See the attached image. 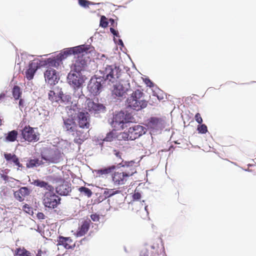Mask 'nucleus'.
Instances as JSON below:
<instances>
[{
	"mask_svg": "<svg viewBox=\"0 0 256 256\" xmlns=\"http://www.w3.org/2000/svg\"><path fill=\"white\" fill-rule=\"evenodd\" d=\"M144 94L143 92L140 90L133 91L130 96L126 99L127 107L136 111L146 108L148 102L142 98Z\"/></svg>",
	"mask_w": 256,
	"mask_h": 256,
	"instance_id": "423d86ee",
	"label": "nucleus"
},
{
	"mask_svg": "<svg viewBox=\"0 0 256 256\" xmlns=\"http://www.w3.org/2000/svg\"><path fill=\"white\" fill-rule=\"evenodd\" d=\"M119 192V190H114V189L104 188L102 194V196L104 197L103 198L106 199Z\"/></svg>",
	"mask_w": 256,
	"mask_h": 256,
	"instance_id": "a878e982",
	"label": "nucleus"
},
{
	"mask_svg": "<svg viewBox=\"0 0 256 256\" xmlns=\"http://www.w3.org/2000/svg\"><path fill=\"white\" fill-rule=\"evenodd\" d=\"M12 96L16 100H18L21 97L22 90L18 86H14L12 90Z\"/></svg>",
	"mask_w": 256,
	"mask_h": 256,
	"instance_id": "c85d7f7f",
	"label": "nucleus"
},
{
	"mask_svg": "<svg viewBox=\"0 0 256 256\" xmlns=\"http://www.w3.org/2000/svg\"><path fill=\"white\" fill-rule=\"evenodd\" d=\"M72 242V240L70 237L59 236L58 240V245L62 246L66 249H70L72 248V246L69 244Z\"/></svg>",
	"mask_w": 256,
	"mask_h": 256,
	"instance_id": "412c9836",
	"label": "nucleus"
},
{
	"mask_svg": "<svg viewBox=\"0 0 256 256\" xmlns=\"http://www.w3.org/2000/svg\"><path fill=\"white\" fill-rule=\"evenodd\" d=\"M12 161L14 164L16 166V164H18L20 162L18 158L16 156H14V158L12 160Z\"/></svg>",
	"mask_w": 256,
	"mask_h": 256,
	"instance_id": "8fccbe9b",
	"label": "nucleus"
},
{
	"mask_svg": "<svg viewBox=\"0 0 256 256\" xmlns=\"http://www.w3.org/2000/svg\"><path fill=\"white\" fill-rule=\"evenodd\" d=\"M91 48H94L90 44H82L76 46L64 48L57 56L60 58V61H62L66 58L68 56L72 54L75 55L80 54L86 52V53L90 52Z\"/></svg>",
	"mask_w": 256,
	"mask_h": 256,
	"instance_id": "1a4fd4ad",
	"label": "nucleus"
},
{
	"mask_svg": "<svg viewBox=\"0 0 256 256\" xmlns=\"http://www.w3.org/2000/svg\"><path fill=\"white\" fill-rule=\"evenodd\" d=\"M140 256H148V251L146 248L142 249L140 252Z\"/></svg>",
	"mask_w": 256,
	"mask_h": 256,
	"instance_id": "49530a36",
	"label": "nucleus"
},
{
	"mask_svg": "<svg viewBox=\"0 0 256 256\" xmlns=\"http://www.w3.org/2000/svg\"><path fill=\"white\" fill-rule=\"evenodd\" d=\"M60 90L58 89L50 90L48 94V99L52 102H60Z\"/></svg>",
	"mask_w": 256,
	"mask_h": 256,
	"instance_id": "4be33fe9",
	"label": "nucleus"
},
{
	"mask_svg": "<svg viewBox=\"0 0 256 256\" xmlns=\"http://www.w3.org/2000/svg\"><path fill=\"white\" fill-rule=\"evenodd\" d=\"M114 138V133L113 132H110L107 133L106 137L104 138V141L111 142Z\"/></svg>",
	"mask_w": 256,
	"mask_h": 256,
	"instance_id": "c9c22d12",
	"label": "nucleus"
},
{
	"mask_svg": "<svg viewBox=\"0 0 256 256\" xmlns=\"http://www.w3.org/2000/svg\"><path fill=\"white\" fill-rule=\"evenodd\" d=\"M36 256H42V250H40L38 251Z\"/></svg>",
	"mask_w": 256,
	"mask_h": 256,
	"instance_id": "6e6d98bb",
	"label": "nucleus"
},
{
	"mask_svg": "<svg viewBox=\"0 0 256 256\" xmlns=\"http://www.w3.org/2000/svg\"><path fill=\"white\" fill-rule=\"evenodd\" d=\"M62 128L68 134H71L74 136L78 137V140H82L86 138V136L84 134V130H80L78 128V126L74 118V116L71 117L68 116V118H63ZM78 140H74V142H76Z\"/></svg>",
	"mask_w": 256,
	"mask_h": 256,
	"instance_id": "0eeeda50",
	"label": "nucleus"
},
{
	"mask_svg": "<svg viewBox=\"0 0 256 256\" xmlns=\"http://www.w3.org/2000/svg\"><path fill=\"white\" fill-rule=\"evenodd\" d=\"M4 96H5V94H4L2 93L1 94H0V100H1L2 98H4Z\"/></svg>",
	"mask_w": 256,
	"mask_h": 256,
	"instance_id": "5fc2aeb1",
	"label": "nucleus"
},
{
	"mask_svg": "<svg viewBox=\"0 0 256 256\" xmlns=\"http://www.w3.org/2000/svg\"><path fill=\"white\" fill-rule=\"evenodd\" d=\"M18 134V132L16 130L9 132L6 137V141L10 142H14L17 138Z\"/></svg>",
	"mask_w": 256,
	"mask_h": 256,
	"instance_id": "cd10ccee",
	"label": "nucleus"
},
{
	"mask_svg": "<svg viewBox=\"0 0 256 256\" xmlns=\"http://www.w3.org/2000/svg\"><path fill=\"white\" fill-rule=\"evenodd\" d=\"M88 110L91 114H94L98 116L100 113H104L106 112V107L103 104L98 103V102H90L88 104Z\"/></svg>",
	"mask_w": 256,
	"mask_h": 256,
	"instance_id": "dca6fc26",
	"label": "nucleus"
},
{
	"mask_svg": "<svg viewBox=\"0 0 256 256\" xmlns=\"http://www.w3.org/2000/svg\"><path fill=\"white\" fill-rule=\"evenodd\" d=\"M16 155L14 154H11L10 153H4V156L7 162L12 161L14 158V156Z\"/></svg>",
	"mask_w": 256,
	"mask_h": 256,
	"instance_id": "ea45409f",
	"label": "nucleus"
},
{
	"mask_svg": "<svg viewBox=\"0 0 256 256\" xmlns=\"http://www.w3.org/2000/svg\"><path fill=\"white\" fill-rule=\"evenodd\" d=\"M157 97H158V99H159V100H160V99H162V98H160L159 97V96H157Z\"/></svg>",
	"mask_w": 256,
	"mask_h": 256,
	"instance_id": "680f3d73",
	"label": "nucleus"
},
{
	"mask_svg": "<svg viewBox=\"0 0 256 256\" xmlns=\"http://www.w3.org/2000/svg\"><path fill=\"white\" fill-rule=\"evenodd\" d=\"M18 191L19 193H20L21 195L24 197L28 196L30 193V189L26 186L20 188L18 190Z\"/></svg>",
	"mask_w": 256,
	"mask_h": 256,
	"instance_id": "72a5a7b5",
	"label": "nucleus"
},
{
	"mask_svg": "<svg viewBox=\"0 0 256 256\" xmlns=\"http://www.w3.org/2000/svg\"><path fill=\"white\" fill-rule=\"evenodd\" d=\"M16 254L18 256H32V254L24 248L22 250L17 249Z\"/></svg>",
	"mask_w": 256,
	"mask_h": 256,
	"instance_id": "7c9ffc66",
	"label": "nucleus"
},
{
	"mask_svg": "<svg viewBox=\"0 0 256 256\" xmlns=\"http://www.w3.org/2000/svg\"><path fill=\"white\" fill-rule=\"evenodd\" d=\"M130 170L132 172L125 171L122 172H115L112 176V179L114 184L120 186L124 184L126 181V178L132 176L136 172L134 168H130Z\"/></svg>",
	"mask_w": 256,
	"mask_h": 256,
	"instance_id": "f8f14e48",
	"label": "nucleus"
},
{
	"mask_svg": "<svg viewBox=\"0 0 256 256\" xmlns=\"http://www.w3.org/2000/svg\"><path fill=\"white\" fill-rule=\"evenodd\" d=\"M146 132V128L140 124H134L130 126L128 131H124L120 134V138L124 140H133L139 138Z\"/></svg>",
	"mask_w": 256,
	"mask_h": 256,
	"instance_id": "6e6552de",
	"label": "nucleus"
},
{
	"mask_svg": "<svg viewBox=\"0 0 256 256\" xmlns=\"http://www.w3.org/2000/svg\"><path fill=\"white\" fill-rule=\"evenodd\" d=\"M196 121L198 124H201L202 122V119L199 113H196L194 116Z\"/></svg>",
	"mask_w": 256,
	"mask_h": 256,
	"instance_id": "a19ab883",
	"label": "nucleus"
},
{
	"mask_svg": "<svg viewBox=\"0 0 256 256\" xmlns=\"http://www.w3.org/2000/svg\"><path fill=\"white\" fill-rule=\"evenodd\" d=\"M110 32L114 35V36L118 38L120 37L118 32L114 28H110Z\"/></svg>",
	"mask_w": 256,
	"mask_h": 256,
	"instance_id": "37998d69",
	"label": "nucleus"
},
{
	"mask_svg": "<svg viewBox=\"0 0 256 256\" xmlns=\"http://www.w3.org/2000/svg\"><path fill=\"white\" fill-rule=\"evenodd\" d=\"M116 70L112 69V65H106L91 78L88 84V90L94 96L99 95L104 88L108 87V82L116 80Z\"/></svg>",
	"mask_w": 256,
	"mask_h": 256,
	"instance_id": "f257e3e1",
	"label": "nucleus"
},
{
	"mask_svg": "<svg viewBox=\"0 0 256 256\" xmlns=\"http://www.w3.org/2000/svg\"><path fill=\"white\" fill-rule=\"evenodd\" d=\"M40 156L42 160L45 161L47 164H58L62 160L60 152L56 149L44 148L42 150Z\"/></svg>",
	"mask_w": 256,
	"mask_h": 256,
	"instance_id": "9d476101",
	"label": "nucleus"
},
{
	"mask_svg": "<svg viewBox=\"0 0 256 256\" xmlns=\"http://www.w3.org/2000/svg\"><path fill=\"white\" fill-rule=\"evenodd\" d=\"M141 198V194L139 192H135L132 195L134 200H138Z\"/></svg>",
	"mask_w": 256,
	"mask_h": 256,
	"instance_id": "79ce46f5",
	"label": "nucleus"
},
{
	"mask_svg": "<svg viewBox=\"0 0 256 256\" xmlns=\"http://www.w3.org/2000/svg\"><path fill=\"white\" fill-rule=\"evenodd\" d=\"M57 186L56 188V192L62 196H67L72 191L70 184L64 179L60 178L57 181Z\"/></svg>",
	"mask_w": 256,
	"mask_h": 256,
	"instance_id": "ddd939ff",
	"label": "nucleus"
},
{
	"mask_svg": "<svg viewBox=\"0 0 256 256\" xmlns=\"http://www.w3.org/2000/svg\"><path fill=\"white\" fill-rule=\"evenodd\" d=\"M79 192L84 194L85 196H87L88 198H90L92 196V193L91 190L85 186H80L78 188Z\"/></svg>",
	"mask_w": 256,
	"mask_h": 256,
	"instance_id": "c756f323",
	"label": "nucleus"
},
{
	"mask_svg": "<svg viewBox=\"0 0 256 256\" xmlns=\"http://www.w3.org/2000/svg\"><path fill=\"white\" fill-rule=\"evenodd\" d=\"M44 75L46 80L50 85L58 83L60 79L58 73L52 68H48Z\"/></svg>",
	"mask_w": 256,
	"mask_h": 256,
	"instance_id": "4468645a",
	"label": "nucleus"
},
{
	"mask_svg": "<svg viewBox=\"0 0 256 256\" xmlns=\"http://www.w3.org/2000/svg\"><path fill=\"white\" fill-rule=\"evenodd\" d=\"M114 154L116 155V156L120 159H122L121 158V153L119 152H118L116 151V150H114Z\"/></svg>",
	"mask_w": 256,
	"mask_h": 256,
	"instance_id": "603ef678",
	"label": "nucleus"
},
{
	"mask_svg": "<svg viewBox=\"0 0 256 256\" xmlns=\"http://www.w3.org/2000/svg\"><path fill=\"white\" fill-rule=\"evenodd\" d=\"M144 200H142V205H143V203H144Z\"/></svg>",
	"mask_w": 256,
	"mask_h": 256,
	"instance_id": "e2e57ef3",
	"label": "nucleus"
},
{
	"mask_svg": "<svg viewBox=\"0 0 256 256\" xmlns=\"http://www.w3.org/2000/svg\"><path fill=\"white\" fill-rule=\"evenodd\" d=\"M108 23L106 16H102L100 20V26L102 28H105L108 26Z\"/></svg>",
	"mask_w": 256,
	"mask_h": 256,
	"instance_id": "e433bc0d",
	"label": "nucleus"
},
{
	"mask_svg": "<svg viewBox=\"0 0 256 256\" xmlns=\"http://www.w3.org/2000/svg\"><path fill=\"white\" fill-rule=\"evenodd\" d=\"M74 70L76 72H80L83 70L84 68L87 65V60L84 59L82 58L78 57L73 64Z\"/></svg>",
	"mask_w": 256,
	"mask_h": 256,
	"instance_id": "aec40b11",
	"label": "nucleus"
},
{
	"mask_svg": "<svg viewBox=\"0 0 256 256\" xmlns=\"http://www.w3.org/2000/svg\"><path fill=\"white\" fill-rule=\"evenodd\" d=\"M22 138L24 139L25 140L30 142L32 141L36 142L38 140V138L37 136L34 133V128L30 126H26L22 130Z\"/></svg>",
	"mask_w": 256,
	"mask_h": 256,
	"instance_id": "f3484780",
	"label": "nucleus"
},
{
	"mask_svg": "<svg viewBox=\"0 0 256 256\" xmlns=\"http://www.w3.org/2000/svg\"><path fill=\"white\" fill-rule=\"evenodd\" d=\"M134 164V162H122L118 164V166L120 168V166L122 167H130Z\"/></svg>",
	"mask_w": 256,
	"mask_h": 256,
	"instance_id": "4c0bfd02",
	"label": "nucleus"
},
{
	"mask_svg": "<svg viewBox=\"0 0 256 256\" xmlns=\"http://www.w3.org/2000/svg\"><path fill=\"white\" fill-rule=\"evenodd\" d=\"M91 222L90 220H84L76 232L77 236H84L88 230Z\"/></svg>",
	"mask_w": 256,
	"mask_h": 256,
	"instance_id": "6ab92c4d",
	"label": "nucleus"
},
{
	"mask_svg": "<svg viewBox=\"0 0 256 256\" xmlns=\"http://www.w3.org/2000/svg\"><path fill=\"white\" fill-rule=\"evenodd\" d=\"M24 102V101L23 99L20 98L19 102H18L19 106L21 107V108H23Z\"/></svg>",
	"mask_w": 256,
	"mask_h": 256,
	"instance_id": "3c124183",
	"label": "nucleus"
},
{
	"mask_svg": "<svg viewBox=\"0 0 256 256\" xmlns=\"http://www.w3.org/2000/svg\"><path fill=\"white\" fill-rule=\"evenodd\" d=\"M60 102L58 104H66L71 102L72 96L70 94L64 93L62 90H60Z\"/></svg>",
	"mask_w": 256,
	"mask_h": 256,
	"instance_id": "b1692460",
	"label": "nucleus"
},
{
	"mask_svg": "<svg viewBox=\"0 0 256 256\" xmlns=\"http://www.w3.org/2000/svg\"><path fill=\"white\" fill-rule=\"evenodd\" d=\"M110 22L111 23V24L113 25L114 24V19H112V18H110Z\"/></svg>",
	"mask_w": 256,
	"mask_h": 256,
	"instance_id": "4d7b16f0",
	"label": "nucleus"
},
{
	"mask_svg": "<svg viewBox=\"0 0 256 256\" xmlns=\"http://www.w3.org/2000/svg\"><path fill=\"white\" fill-rule=\"evenodd\" d=\"M136 119L134 116L128 112L120 111L116 114L110 122L112 127L116 130L123 129L124 125L129 123L136 122Z\"/></svg>",
	"mask_w": 256,
	"mask_h": 256,
	"instance_id": "39448f33",
	"label": "nucleus"
},
{
	"mask_svg": "<svg viewBox=\"0 0 256 256\" xmlns=\"http://www.w3.org/2000/svg\"><path fill=\"white\" fill-rule=\"evenodd\" d=\"M16 166H18V168H22L23 167L22 165L20 162H19L18 164H16Z\"/></svg>",
	"mask_w": 256,
	"mask_h": 256,
	"instance_id": "13d9d810",
	"label": "nucleus"
},
{
	"mask_svg": "<svg viewBox=\"0 0 256 256\" xmlns=\"http://www.w3.org/2000/svg\"><path fill=\"white\" fill-rule=\"evenodd\" d=\"M14 196L18 201L20 202L24 200V196H22L20 193H19L18 190L14 192Z\"/></svg>",
	"mask_w": 256,
	"mask_h": 256,
	"instance_id": "58836bf2",
	"label": "nucleus"
},
{
	"mask_svg": "<svg viewBox=\"0 0 256 256\" xmlns=\"http://www.w3.org/2000/svg\"><path fill=\"white\" fill-rule=\"evenodd\" d=\"M159 123V120L158 118L156 117H152L150 119L148 122V126L151 128H154L156 127Z\"/></svg>",
	"mask_w": 256,
	"mask_h": 256,
	"instance_id": "2f4dec72",
	"label": "nucleus"
},
{
	"mask_svg": "<svg viewBox=\"0 0 256 256\" xmlns=\"http://www.w3.org/2000/svg\"><path fill=\"white\" fill-rule=\"evenodd\" d=\"M90 218L94 222H98L100 220L99 215L94 214L90 215Z\"/></svg>",
	"mask_w": 256,
	"mask_h": 256,
	"instance_id": "c03bdc74",
	"label": "nucleus"
},
{
	"mask_svg": "<svg viewBox=\"0 0 256 256\" xmlns=\"http://www.w3.org/2000/svg\"><path fill=\"white\" fill-rule=\"evenodd\" d=\"M78 4L82 8H87L90 5H100L102 4V2L95 3L88 0H78Z\"/></svg>",
	"mask_w": 256,
	"mask_h": 256,
	"instance_id": "bb28decb",
	"label": "nucleus"
},
{
	"mask_svg": "<svg viewBox=\"0 0 256 256\" xmlns=\"http://www.w3.org/2000/svg\"><path fill=\"white\" fill-rule=\"evenodd\" d=\"M112 66L114 70H116L117 78L114 82H108V88L110 90L112 96L114 98L120 100L126 98V94L130 90V83L126 82H118V80L120 76L121 70L116 65H112Z\"/></svg>",
	"mask_w": 256,
	"mask_h": 256,
	"instance_id": "f03ea898",
	"label": "nucleus"
},
{
	"mask_svg": "<svg viewBox=\"0 0 256 256\" xmlns=\"http://www.w3.org/2000/svg\"><path fill=\"white\" fill-rule=\"evenodd\" d=\"M71 116L76 118L78 124V128L88 130L90 126V114L82 109L77 104L74 105L70 109Z\"/></svg>",
	"mask_w": 256,
	"mask_h": 256,
	"instance_id": "20e7f679",
	"label": "nucleus"
},
{
	"mask_svg": "<svg viewBox=\"0 0 256 256\" xmlns=\"http://www.w3.org/2000/svg\"><path fill=\"white\" fill-rule=\"evenodd\" d=\"M30 184L41 188H44L46 190H51L52 188V186L49 185L48 182L41 180L39 179L34 180L32 182H30Z\"/></svg>",
	"mask_w": 256,
	"mask_h": 256,
	"instance_id": "5701e85b",
	"label": "nucleus"
},
{
	"mask_svg": "<svg viewBox=\"0 0 256 256\" xmlns=\"http://www.w3.org/2000/svg\"><path fill=\"white\" fill-rule=\"evenodd\" d=\"M41 66H48L50 68L54 67L58 68L61 64L62 62L60 61V58L58 56L54 58H48L44 61L40 60Z\"/></svg>",
	"mask_w": 256,
	"mask_h": 256,
	"instance_id": "a211bd4d",
	"label": "nucleus"
},
{
	"mask_svg": "<svg viewBox=\"0 0 256 256\" xmlns=\"http://www.w3.org/2000/svg\"><path fill=\"white\" fill-rule=\"evenodd\" d=\"M197 130L200 134H204L208 132V128L205 124H200L197 128Z\"/></svg>",
	"mask_w": 256,
	"mask_h": 256,
	"instance_id": "f704fd0d",
	"label": "nucleus"
},
{
	"mask_svg": "<svg viewBox=\"0 0 256 256\" xmlns=\"http://www.w3.org/2000/svg\"><path fill=\"white\" fill-rule=\"evenodd\" d=\"M246 171H250V170H248V169H246Z\"/></svg>",
	"mask_w": 256,
	"mask_h": 256,
	"instance_id": "0e129e2a",
	"label": "nucleus"
},
{
	"mask_svg": "<svg viewBox=\"0 0 256 256\" xmlns=\"http://www.w3.org/2000/svg\"><path fill=\"white\" fill-rule=\"evenodd\" d=\"M124 250H125V252H126V248H124Z\"/></svg>",
	"mask_w": 256,
	"mask_h": 256,
	"instance_id": "69168bd1",
	"label": "nucleus"
},
{
	"mask_svg": "<svg viewBox=\"0 0 256 256\" xmlns=\"http://www.w3.org/2000/svg\"><path fill=\"white\" fill-rule=\"evenodd\" d=\"M44 164V162L42 160H40L38 159V166H41Z\"/></svg>",
	"mask_w": 256,
	"mask_h": 256,
	"instance_id": "864d4df0",
	"label": "nucleus"
},
{
	"mask_svg": "<svg viewBox=\"0 0 256 256\" xmlns=\"http://www.w3.org/2000/svg\"><path fill=\"white\" fill-rule=\"evenodd\" d=\"M38 166V159H30L28 162L26 163V167L28 168H32L34 167Z\"/></svg>",
	"mask_w": 256,
	"mask_h": 256,
	"instance_id": "473e14b6",
	"label": "nucleus"
},
{
	"mask_svg": "<svg viewBox=\"0 0 256 256\" xmlns=\"http://www.w3.org/2000/svg\"><path fill=\"white\" fill-rule=\"evenodd\" d=\"M144 210L146 212L148 213V206H144Z\"/></svg>",
	"mask_w": 256,
	"mask_h": 256,
	"instance_id": "bf43d9fd",
	"label": "nucleus"
},
{
	"mask_svg": "<svg viewBox=\"0 0 256 256\" xmlns=\"http://www.w3.org/2000/svg\"><path fill=\"white\" fill-rule=\"evenodd\" d=\"M36 216L38 220H44L45 218V216L42 212H38Z\"/></svg>",
	"mask_w": 256,
	"mask_h": 256,
	"instance_id": "09e8293b",
	"label": "nucleus"
},
{
	"mask_svg": "<svg viewBox=\"0 0 256 256\" xmlns=\"http://www.w3.org/2000/svg\"><path fill=\"white\" fill-rule=\"evenodd\" d=\"M116 168V166L115 165L110 166L98 170L97 173L100 175L107 174L111 173Z\"/></svg>",
	"mask_w": 256,
	"mask_h": 256,
	"instance_id": "393cba45",
	"label": "nucleus"
},
{
	"mask_svg": "<svg viewBox=\"0 0 256 256\" xmlns=\"http://www.w3.org/2000/svg\"><path fill=\"white\" fill-rule=\"evenodd\" d=\"M67 82L74 90V96L79 100H84L86 97L82 92V86L86 77L81 72L71 70L67 76Z\"/></svg>",
	"mask_w": 256,
	"mask_h": 256,
	"instance_id": "7ed1b4c3",
	"label": "nucleus"
},
{
	"mask_svg": "<svg viewBox=\"0 0 256 256\" xmlns=\"http://www.w3.org/2000/svg\"><path fill=\"white\" fill-rule=\"evenodd\" d=\"M61 198L54 194L48 192L43 200L44 206L48 210L54 209L60 204Z\"/></svg>",
	"mask_w": 256,
	"mask_h": 256,
	"instance_id": "9b49d317",
	"label": "nucleus"
},
{
	"mask_svg": "<svg viewBox=\"0 0 256 256\" xmlns=\"http://www.w3.org/2000/svg\"><path fill=\"white\" fill-rule=\"evenodd\" d=\"M114 40L115 43L117 44L120 46H121L122 47L124 46V44L122 39H118V40H116V39L114 38Z\"/></svg>",
	"mask_w": 256,
	"mask_h": 256,
	"instance_id": "de8ad7c7",
	"label": "nucleus"
},
{
	"mask_svg": "<svg viewBox=\"0 0 256 256\" xmlns=\"http://www.w3.org/2000/svg\"><path fill=\"white\" fill-rule=\"evenodd\" d=\"M144 82L147 86L150 88H152L154 86V83L149 78H146Z\"/></svg>",
	"mask_w": 256,
	"mask_h": 256,
	"instance_id": "a18cd8bd",
	"label": "nucleus"
},
{
	"mask_svg": "<svg viewBox=\"0 0 256 256\" xmlns=\"http://www.w3.org/2000/svg\"><path fill=\"white\" fill-rule=\"evenodd\" d=\"M39 60H34L30 62L28 68L26 72V77L28 80H32L38 69L42 66Z\"/></svg>",
	"mask_w": 256,
	"mask_h": 256,
	"instance_id": "2eb2a0df",
	"label": "nucleus"
},
{
	"mask_svg": "<svg viewBox=\"0 0 256 256\" xmlns=\"http://www.w3.org/2000/svg\"><path fill=\"white\" fill-rule=\"evenodd\" d=\"M248 167H252V166H255V164H248Z\"/></svg>",
	"mask_w": 256,
	"mask_h": 256,
	"instance_id": "052dcab7",
	"label": "nucleus"
}]
</instances>
